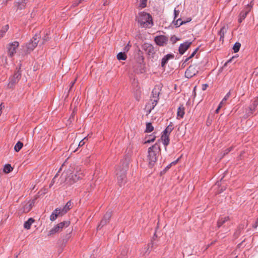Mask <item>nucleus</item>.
<instances>
[{"instance_id": "42", "label": "nucleus", "mask_w": 258, "mask_h": 258, "mask_svg": "<svg viewBox=\"0 0 258 258\" xmlns=\"http://www.w3.org/2000/svg\"><path fill=\"white\" fill-rule=\"evenodd\" d=\"M181 21V19L180 18L177 19V20L174 19V20L172 22V23L176 27H178L180 26V22Z\"/></svg>"}, {"instance_id": "62", "label": "nucleus", "mask_w": 258, "mask_h": 258, "mask_svg": "<svg viewBox=\"0 0 258 258\" xmlns=\"http://www.w3.org/2000/svg\"><path fill=\"white\" fill-rule=\"evenodd\" d=\"M191 20V18H188V19H187V21H186V22H187H187H190Z\"/></svg>"}, {"instance_id": "17", "label": "nucleus", "mask_w": 258, "mask_h": 258, "mask_svg": "<svg viewBox=\"0 0 258 258\" xmlns=\"http://www.w3.org/2000/svg\"><path fill=\"white\" fill-rule=\"evenodd\" d=\"M72 207V203L71 201H69L67 203L66 205L62 209H60L61 214L63 215L68 212Z\"/></svg>"}, {"instance_id": "18", "label": "nucleus", "mask_w": 258, "mask_h": 258, "mask_svg": "<svg viewBox=\"0 0 258 258\" xmlns=\"http://www.w3.org/2000/svg\"><path fill=\"white\" fill-rule=\"evenodd\" d=\"M160 94V89L159 87L156 86L152 92V97L151 98H153L155 99H159V96Z\"/></svg>"}, {"instance_id": "48", "label": "nucleus", "mask_w": 258, "mask_h": 258, "mask_svg": "<svg viewBox=\"0 0 258 258\" xmlns=\"http://www.w3.org/2000/svg\"><path fill=\"white\" fill-rule=\"evenodd\" d=\"M138 61L140 64H141L144 60V58L142 55H139Z\"/></svg>"}, {"instance_id": "1", "label": "nucleus", "mask_w": 258, "mask_h": 258, "mask_svg": "<svg viewBox=\"0 0 258 258\" xmlns=\"http://www.w3.org/2000/svg\"><path fill=\"white\" fill-rule=\"evenodd\" d=\"M72 171L71 169L64 171L56 183H59V185L64 184L70 186L81 179L83 176L82 172L77 171L75 172H72Z\"/></svg>"}, {"instance_id": "51", "label": "nucleus", "mask_w": 258, "mask_h": 258, "mask_svg": "<svg viewBox=\"0 0 258 258\" xmlns=\"http://www.w3.org/2000/svg\"><path fill=\"white\" fill-rule=\"evenodd\" d=\"M171 164H170L169 165H168L165 168V169H164V170L163 171V172H165L166 171H167L168 169H169L170 168V167H171Z\"/></svg>"}, {"instance_id": "36", "label": "nucleus", "mask_w": 258, "mask_h": 258, "mask_svg": "<svg viewBox=\"0 0 258 258\" xmlns=\"http://www.w3.org/2000/svg\"><path fill=\"white\" fill-rule=\"evenodd\" d=\"M127 250L125 248L122 249L120 255L118 258H127Z\"/></svg>"}, {"instance_id": "38", "label": "nucleus", "mask_w": 258, "mask_h": 258, "mask_svg": "<svg viewBox=\"0 0 258 258\" xmlns=\"http://www.w3.org/2000/svg\"><path fill=\"white\" fill-rule=\"evenodd\" d=\"M199 49V48H197L194 51L190 54V55L186 58L184 61V63H186L189 59H190V58H191L192 57H193L196 54V53L197 52L198 50Z\"/></svg>"}, {"instance_id": "57", "label": "nucleus", "mask_w": 258, "mask_h": 258, "mask_svg": "<svg viewBox=\"0 0 258 258\" xmlns=\"http://www.w3.org/2000/svg\"><path fill=\"white\" fill-rule=\"evenodd\" d=\"M152 109H153V108H152V107L150 106V109H149L148 111H147V115H148V114H150V113H151V110H152Z\"/></svg>"}, {"instance_id": "55", "label": "nucleus", "mask_w": 258, "mask_h": 258, "mask_svg": "<svg viewBox=\"0 0 258 258\" xmlns=\"http://www.w3.org/2000/svg\"><path fill=\"white\" fill-rule=\"evenodd\" d=\"M208 87V84H203L202 85V90L203 91L206 90Z\"/></svg>"}, {"instance_id": "47", "label": "nucleus", "mask_w": 258, "mask_h": 258, "mask_svg": "<svg viewBox=\"0 0 258 258\" xmlns=\"http://www.w3.org/2000/svg\"><path fill=\"white\" fill-rule=\"evenodd\" d=\"M49 38L46 34L45 36H44V37L42 39V44H43L46 41L49 40Z\"/></svg>"}, {"instance_id": "31", "label": "nucleus", "mask_w": 258, "mask_h": 258, "mask_svg": "<svg viewBox=\"0 0 258 258\" xmlns=\"http://www.w3.org/2000/svg\"><path fill=\"white\" fill-rule=\"evenodd\" d=\"M13 170V168L10 164H6L4 168V172L6 173H10Z\"/></svg>"}, {"instance_id": "15", "label": "nucleus", "mask_w": 258, "mask_h": 258, "mask_svg": "<svg viewBox=\"0 0 258 258\" xmlns=\"http://www.w3.org/2000/svg\"><path fill=\"white\" fill-rule=\"evenodd\" d=\"M34 204V200H33L32 201H29V202L26 203L23 206V212L24 213L29 212L31 210Z\"/></svg>"}, {"instance_id": "14", "label": "nucleus", "mask_w": 258, "mask_h": 258, "mask_svg": "<svg viewBox=\"0 0 258 258\" xmlns=\"http://www.w3.org/2000/svg\"><path fill=\"white\" fill-rule=\"evenodd\" d=\"M174 57V54H168L165 55L161 60V67L164 69L165 68V66L168 63V61L169 59L173 58Z\"/></svg>"}, {"instance_id": "37", "label": "nucleus", "mask_w": 258, "mask_h": 258, "mask_svg": "<svg viewBox=\"0 0 258 258\" xmlns=\"http://www.w3.org/2000/svg\"><path fill=\"white\" fill-rule=\"evenodd\" d=\"M225 32V28L224 27H222L220 29V31L219 32V34L220 35V40L223 41Z\"/></svg>"}, {"instance_id": "4", "label": "nucleus", "mask_w": 258, "mask_h": 258, "mask_svg": "<svg viewBox=\"0 0 258 258\" xmlns=\"http://www.w3.org/2000/svg\"><path fill=\"white\" fill-rule=\"evenodd\" d=\"M122 169L116 173L118 184L121 187L124 185L126 182V171L128 168V161L126 159L121 162Z\"/></svg>"}, {"instance_id": "54", "label": "nucleus", "mask_w": 258, "mask_h": 258, "mask_svg": "<svg viewBox=\"0 0 258 258\" xmlns=\"http://www.w3.org/2000/svg\"><path fill=\"white\" fill-rule=\"evenodd\" d=\"M258 226V218L256 219L255 223L252 225L253 228H256Z\"/></svg>"}, {"instance_id": "58", "label": "nucleus", "mask_w": 258, "mask_h": 258, "mask_svg": "<svg viewBox=\"0 0 258 258\" xmlns=\"http://www.w3.org/2000/svg\"><path fill=\"white\" fill-rule=\"evenodd\" d=\"M152 109H153V108H152V107L150 106V109H149L148 111H147V115H148V114H150V113H151V110H152Z\"/></svg>"}, {"instance_id": "23", "label": "nucleus", "mask_w": 258, "mask_h": 258, "mask_svg": "<svg viewBox=\"0 0 258 258\" xmlns=\"http://www.w3.org/2000/svg\"><path fill=\"white\" fill-rule=\"evenodd\" d=\"M85 140H86V138H85L84 139H83L81 141H80L79 143H78V142L76 143H74L73 144H72L71 145V146L70 147V149H73L77 145H78V147H82V146H83L85 144Z\"/></svg>"}, {"instance_id": "63", "label": "nucleus", "mask_w": 258, "mask_h": 258, "mask_svg": "<svg viewBox=\"0 0 258 258\" xmlns=\"http://www.w3.org/2000/svg\"><path fill=\"white\" fill-rule=\"evenodd\" d=\"M62 241H63V243H66L67 241V240H64V239H62Z\"/></svg>"}, {"instance_id": "13", "label": "nucleus", "mask_w": 258, "mask_h": 258, "mask_svg": "<svg viewBox=\"0 0 258 258\" xmlns=\"http://www.w3.org/2000/svg\"><path fill=\"white\" fill-rule=\"evenodd\" d=\"M63 216L60 211V209H55L50 216V220L52 221H54L58 217Z\"/></svg>"}, {"instance_id": "27", "label": "nucleus", "mask_w": 258, "mask_h": 258, "mask_svg": "<svg viewBox=\"0 0 258 258\" xmlns=\"http://www.w3.org/2000/svg\"><path fill=\"white\" fill-rule=\"evenodd\" d=\"M23 144L20 141H19L17 143L14 147V150L16 152H19L23 147Z\"/></svg>"}, {"instance_id": "19", "label": "nucleus", "mask_w": 258, "mask_h": 258, "mask_svg": "<svg viewBox=\"0 0 258 258\" xmlns=\"http://www.w3.org/2000/svg\"><path fill=\"white\" fill-rule=\"evenodd\" d=\"M161 140L163 145L166 147L169 143V135L163 133L161 136Z\"/></svg>"}, {"instance_id": "12", "label": "nucleus", "mask_w": 258, "mask_h": 258, "mask_svg": "<svg viewBox=\"0 0 258 258\" xmlns=\"http://www.w3.org/2000/svg\"><path fill=\"white\" fill-rule=\"evenodd\" d=\"M191 43V42L186 41L181 44L178 48L179 53L182 55L188 49Z\"/></svg>"}, {"instance_id": "33", "label": "nucleus", "mask_w": 258, "mask_h": 258, "mask_svg": "<svg viewBox=\"0 0 258 258\" xmlns=\"http://www.w3.org/2000/svg\"><path fill=\"white\" fill-rule=\"evenodd\" d=\"M111 217V212L107 211L105 214L104 215L103 219L107 222H109V221Z\"/></svg>"}, {"instance_id": "10", "label": "nucleus", "mask_w": 258, "mask_h": 258, "mask_svg": "<svg viewBox=\"0 0 258 258\" xmlns=\"http://www.w3.org/2000/svg\"><path fill=\"white\" fill-rule=\"evenodd\" d=\"M154 41L158 45L163 46L167 44L168 38L164 35L157 36L155 37Z\"/></svg>"}, {"instance_id": "16", "label": "nucleus", "mask_w": 258, "mask_h": 258, "mask_svg": "<svg viewBox=\"0 0 258 258\" xmlns=\"http://www.w3.org/2000/svg\"><path fill=\"white\" fill-rule=\"evenodd\" d=\"M185 108L183 105H180L177 111V118H182L183 117L185 112Z\"/></svg>"}, {"instance_id": "21", "label": "nucleus", "mask_w": 258, "mask_h": 258, "mask_svg": "<svg viewBox=\"0 0 258 258\" xmlns=\"http://www.w3.org/2000/svg\"><path fill=\"white\" fill-rule=\"evenodd\" d=\"M34 222V220L32 218H29L27 221L24 224V227L26 229H29L31 228V226L32 223Z\"/></svg>"}, {"instance_id": "39", "label": "nucleus", "mask_w": 258, "mask_h": 258, "mask_svg": "<svg viewBox=\"0 0 258 258\" xmlns=\"http://www.w3.org/2000/svg\"><path fill=\"white\" fill-rule=\"evenodd\" d=\"M230 95V92H229L226 94V95L225 96L224 98L222 100V101H221V102L219 104H221V105H222V104L224 103H225L226 101V100L228 99Z\"/></svg>"}, {"instance_id": "25", "label": "nucleus", "mask_w": 258, "mask_h": 258, "mask_svg": "<svg viewBox=\"0 0 258 258\" xmlns=\"http://www.w3.org/2000/svg\"><path fill=\"white\" fill-rule=\"evenodd\" d=\"M60 231H61V230L59 228V226H57V225H56L49 231L48 235L50 236L53 235Z\"/></svg>"}, {"instance_id": "35", "label": "nucleus", "mask_w": 258, "mask_h": 258, "mask_svg": "<svg viewBox=\"0 0 258 258\" xmlns=\"http://www.w3.org/2000/svg\"><path fill=\"white\" fill-rule=\"evenodd\" d=\"M241 46V44L239 42H236L233 47V50L234 52H237L239 51Z\"/></svg>"}, {"instance_id": "52", "label": "nucleus", "mask_w": 258, "mask_h": 258, "mask_svg": "<svg viewBox=\"0 0 258 258\" xmlns=\"http://www.w3.org/2000/svg\"><path fill=\"white\" fill-rule=\"evenodd\" d=\"M4 107H5V105L3 103H2L0 104V115H1V114L2 113V110L3 109V108H4Z\"/></svg>"}, {"instance_id": "44", "label": "nucleus", "mask_w": 258, "mask_h": 258, "mask_svg": "<svg viewBox=\"0 0 258 258\" xmlns=\"http://www.w3.org/2000/svg\"><path fill=\"white\" fill-rule=\"evenodd\" d=\"M178 40H179V39L177 37H176L175 35L172 36L170 38V40L172 42L173 44L176 43V41H178Z\"/></svg>"}, {"instance_id": "29", "label": "nucleus", "mask_w": 258, "mask_h": 258, "mask_svg": "<svg viewBox=\"0 0 258 258\" xmlns=\"http://www.w3.org/2000/svg\"><path fill=\"white\" fill-rule=\"evenodd\" d=\"M116 57L118 60H125L127 58L126 55L125 54V53L122 52L118 53Z\"/></svg>"}, {"instance_id": "56", "label": "nucleus", "mask_w": 258, "mask_h": 258, "mask_svg": "<svg viewBox=\"0 0 258 258\" xmlns=\"http://www.w3.org/2000/svg\"><path fill=\"white\" fill-rule=\"evenodd\" d=\"M131 46L128 44L124 48V50L126 51H128L130 48Z\"/></svg>"}, {"instance_id": "61", "label": "nucleus", "mask_w": 258, "mask_h": 258, "mask_svg": "<svg viewBox=\"0 0 258 258\" xmlns=\"http://www.w3.org/2000/svg\"><path fill=\"white\" fill-rule=\"evenodd\" d=\"M75 81H76V80H75L74 82H71V85L70 89H71V88L73 86V85L75 83Z\"/></svg>"}, {"instance_id": "8", "label": "nucleus", "mask_w": 258, "mask_h": 258, "mask_svg": "<svg viewBox=\"0 0 258 258\" xmlns=\"http://www.w3.org/2000/svg\"><path fill=\"white\" fill-rule=\"evenodd\" d=\"M199 72V68L197 65H190L185 72V77L187 78H191L196 75Z\"/></svg>"}, {"instance_id": "6", "label": "nucleus", "mask_w": 258, "mask_h": 258, "mask_svg": "<svg viewBox=\"0 0 258 258\" xmlns=\"http://www.w3.org/2000/svg\"><path fill=\"white\" fill-rule=\"evenodd\" d=\"M19 46L18 41H14L8 44L7 48L8 50V55L12 57L17 52V49Z\"/></svg>"}, {"instance_id": "22", "label": "nucleus", "mask_w": 258, "mask_h": 258, "mask_svg": "<svg viewBox=\"0 0 258 258\" xmlns=\"http://www.w3.org/2000/svg\"><path fill=\"white\" fill-rule=\"evenodd\" d=\"M174 128L173 124L172 122H170L169 124L166 127L165 130L163 133H164L166 134H168L170 135L171 132L173 131Z\"/></svg>"}, {"instance_id": "50", "label": "nucleus", "mask_w": 258, "mask_h": 258, "mask_svg": "<svg viewBox=\"0 0 258 258\" xmlns=\"http://www.w3.org/2000/svg\"><path fill=\"white\" fill-rule=\"evenodd\" d=\"M155 140V137H153L150 139H149V140H148L147 141H146V143H151V142H153Z\"/></svg>"}, {"instance_id": "40", "label": "nucleus", "mask_w": 258, "mask_h": 258, "mask_svg": "<svg viewBox=\"0 0 258 258\" xmlns=\"http://www.w3.org/2000/svg\"><path fill=\"white\" fill-rule=\"evenodd\" d=\"M108 222L105 220H104L103 219L100 221L99 224L98 225L97 227V229H101L102 227H103L105 225H106Z\"/></svg>"}, {"instance_id": "53", "label": "nucleus", "mask_w": 258, "mask_h": 258, "mask_svg": "<svg viewBox=\"0 0 258 258\" xmlns=\"http://www.w3.org/2000/svg\"><path fill=\"white\" fill-rule=\"evenodd\" d=\"M222 105H221V104H219L217 108L215 110V113H218L219 111V110L220 109V108L222 107Z\"/></svg>"}, {"instance_id": "20", "label": "nucleus", "mask_w": 258, "mask_h": 258, "mask_svg": "<svg viewBox=\"0 0 258 258\" xmlns=\"http://www.w3.org/2000/svg\"><path fill=\"white\" fill-rule=\"evenodd\" d=\"M229 220V217H221L217 222V227L220 228L222 225Z\"/></svg>"}, {"instance_id": "60", "label": "nucleus", "mask_w": 258, "mask_h": 258, "mask_svg": "<svg viewBox=\"0 0 258 258\" xmlns=\"http://www.w3.org/2000/svg\"><path fill=\"white\" fill-rule=\"evenodd\" d=\"M187 22L186 21H181L180 22V26L183 24H184L185 23H186Z\"/></svg>"}, {"instance_id": "43", "label": "nucleus", "mask_w": 258, "mask_h": 258, "mask_svg": "<svg viewBox=\"0 0 258 258\" xmlns=\"http://www.w3.org/2000/svg\"><path fill=\"white\" fill-rule=\"evenodd\" d=\"M147 0H140V5L139 6L142 8H144L147 6Z\"/></svg>"}, {"instance_id": "59", "label": "nucleus", "mask_w": 258, "mask_h": 258, "mask_svg": "<svg viewBox=\"0 0 258 258\" xmlns=\"http://www.w3.org/2000/svg\"><path fill=\"white\" fill-rule=\"evenodd\" d=\"M178 160H179V159H177V160H176V161H173V162H171L170 164H171V165H175V164L177 163V162H178Z\"/></svg>"}, {"instance_id": "5", "label": "nucleus", "mask_w": 258, "mask_h": 258, "mask_svg": "<svg viewBox=\"0 0 258 258\" xmlns=\"http://www.w3.org/2000/svg\"><path fill=\"white\" fill-rule=\"evenodd\" d=\"M21 77V73L20 71V67L14 74V75L10 78L9 83L8 87L9 88H13L20 80Z\"/></svg>"}, {"instance_id": "7", "label": "nucleus", "mask_w": 258, "mask_h": 258, "mask_svg": "<svg viewBox=\"0 0 258 258\" xmlns=\"http://www.w3.org/2000/svg\"><path fill=\"white\" fill-rule=\"evenodd\" d=\"M40 37L39 35L36 34L30 42L26 44L27 52L29 53L32 51L37 45L39 41Z\"/></svg>"}, {"instance_id": "49", "label": "nucleus", "mask_w": 258, "mask_h": 258, "mask_svg": "<svg viewBox=\"0 0 258 258\" xmlns=\"http://www.w3.org/2000/svg\"><path fill=\"white\" fill-rule=\"evenodd\" d=\"M232 149V147H230L229 148L226 149L224 151V155H225L226 154H227L229 152H230Z\"/></svg>"}, {"instance_id": "34", "label": "nucleus", "mask_w": 258, "mask_h": 258, "mask_svg": "<svg viewBox=\"0 0 258 258\" xmlns=\"http://www.w3.org/2000/svg\"><path fill=\"white\" fill-rule=\"evenodd\" d=\"M111 217V212L107 211L105 214L104 215L103 219L107 222H109V221Z\"/></svg>"}, {"instance_id": "9", "label": "nucleus", "mask_w": 258, "mask_h": 258, "mask_svg": "<svg viewBox=\"0 0 258 258\" xmlns=\"http://www.w3.org/2000/svg\"><path fill=\"white\" fill-rule=\"evenodd\" d=\"M142 48L146 51L149 56H152V57L156 52L154 47L151 44L148 43H144L142 46Z\"/></svg>"}, {"instance_id": "46", "label": "nucleus", "mask_w": 258, "mask_h": 258, "mask_svg": "<svg viewBox=\"0 0 258 258\" xmlns=\"http://www.w3.org/2000/svg\"><path fill=\"white\" fill-rule=\"evenodd\" d=\"M179 10H176V9H174V19L175 20L177 17H178V16L179 15Z\"/></svg>"}, {"instance_id": "2", "label": "nucleus", "mask_w": 258, "mask_h": 258, "mask_svg": "<svg viewBox=\"0 0 258 258\" xmlns=\"http://www.w3.org/2000/svg\"><path fill=\"white\" fill-rule=\"evenodd\" d=\"M160 152V147L159 144L157 143L149 148L147 160L150 167H153L154 166Z\"/></svg>"}, {"instance_id": "30", "label": "nucleus", "mask_w": 258, "mask_h": 258, "mask_svg": "<svg viewBox=\"0 0 258 258\" xmlns=\"http://www.w3.org/2000/svg\"><path fill=\"white\" fill-rule=\"evenodd\" d=\"M258 105V100L256 99L253 102H252V104L250 105L249 106V109L252 112L254 111L255 110V109Z\"/></svg>"}, {"instance_id": "32", "label": "nucleus", "mask_w": 258, "mask_h": 258, "mask_svg": "<svg viewBox=\"0 0 258 258\" xmlns=\"http://www.w3.org/2000/svg\"><path fill=\"white\" fill-rule=\"evenodd\" d=\"M154 130V127L152 125V123L150 122H148L146 124V132L150 133L152 132Z\"/></svg>"}, {"instance_id": "26", "label": "nucleus", "mask_w": 258, "mask_h": 258, "mask_svg": "<svg viewBox=\"0 0 258 258\" xmlns=\"http://www.w3.org/2000/svg\"><path fill=\"white\" fill-rule=\"evenodd\" d=\"M9 28L8 25H6L2 27V29L0 30V39L4 37L6 32L8 30Z\"/></svg>"}, {"instance_id": "28", "label": "nucleus", "mask_w": 258, "mask_h": 258, "mask_svg": "<svg viewBox=\"0 0 258 258\" xmlns=\"http://www.w3.org/2000/svg\"><path fill=\"white\" fill-rule=\"evenodd\" d=\"M63 164L62 165L61 167L59 168L58 171L57 172V173L55 174V175L54 176V177H53V178L52 179L50 184H49V187H51L53 185V184L55 183V179L57 177V176H58L59 175V173L60 172V171L62 170V168L63 166Z\"/></svg>"}, {"instance_id": "64", "label": "nucleus", "mask_w": 258, "mask_h": 258, "mask_svg": "<svg viewBox=\"0 0 258 258\" xmlns=\"http://www.w3.org/2000/svg\"><path fill=\"white\" fill-rule=\"evenodd\" d=\"M19 254H18L15 255V258H18V255H19Z\"/></svg>"}, {"instance_id": "3", "label": "nucleus", "mask_w": 258, "mask_h": 258, "mask_svg": "<svg viewBox=\"0 0 258 258\" xmlns=\"http://www.w3.org/2000/svg\"><path fill=\"white\" fill-rule=\"evenodd\" d=\"M137 21L142 28H150L153 25L151 15L145 12L139 13Z\"/></svg>"}, {"instance_id": "45", "label": "nucleus", "mask_w": 258, "mask_h": 258, "mask_svg": "<svg viewBox=\"0 0 258 258\" xmlns=\"http://www.w3.org/2000/svg\"><path fill=\"white\" fill-rule=\"evenodd\" d=\"M153 244H154V243L153 242H152L151 243H150L148 245L147 247H146L147 250H146L145 253L144 254V255H146L147 254H148L150 253V251H149L150 246V245H151V246L152 247Z\"/></svg>"}, {"instance_id": "11", "label": "nucleus", "mask_w": 258, "mask_h": 258, "mask_svg": "<svg viewBox=\"0 0 258 258\" xmlns=\"http://www.w3.org/2000/svg\"><path fill=\"white\" fill-rule=\"evenodd\" d=\"M251 7L249 5H247L244 9L241 12L239 16L238 22L241 23L242 21L246 18V16L250 12Z\"/></svg>"}, {"instance_id": "24", "label": "nucleus", "mask_w": 258, "mask_h": 258, "mask_svg": "<svg viewBox=\"0 0 258 258\" xmlns=\"http://www.w3.org/2000/svg\"><path fill=\"white\" fill-rule=\"evenodd\" d=\"M70 224L69 221H64L58 224L57 226H59V228L61 230L63 227H67Z\"/></svg>"}, {"instance_id": "41", "label": "nucleus", "mask_w": 258, "mask_h": 258, "mask_svg": "<svg viewBox=\"0 0 258 258\" xmlns=\"http://www.w3.org/2000/svg\"><path fill=\"white\" fill-rule=\"evenodd\" d=\"M152 101V105L150 106L152 108H153L156 106L159 99H155L153 98H151L150 100Z\"/></svg>"}]
</instances>
